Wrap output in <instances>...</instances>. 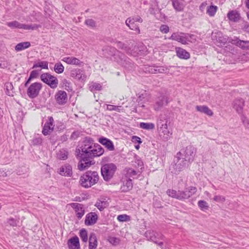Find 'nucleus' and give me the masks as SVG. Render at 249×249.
<instances>
[{
    "label": "nucleus",
    "instance_id": "nucleus-1",
    "mask_svg": "<svg viewBox=\"0 0 249 249\" xmlns=\"http://www.w3.org/2000/svg\"><path fill=\"white\" fill-rule=\"evenodd\" d=\"M104 152V149L100 145L95 144L92 138H85L79 147L75 150L77 157L81 159L78 164V169L82 171L89 167L94 163L90 159L101 156Z\"/></svg>",
    "mask_w": 249,
    "mask_h": 249
},
{
    "label": "nucleus",
    "instance_id": "nucleus-2",
    "mask_svg": "<svg viewBox=\"0 0 249 249\" xmlns=\"http://www.w3.org/2000/svg\"><path fill=\"white\" fill-rule=\"evenodd\" d=\"M196 149L192 145H188L182 149L177 155V160L174 165L176 173L181 171L188 162H192L195 159Z\"/></svg>",
    "mask_w": 249,
    "mask_h": 249
},
{
    "label": "nucleus",
    "instance_id": "nucleus-3",
    "mask_svg": "<svg viewBox=\"0 0 249 249\" xmlns=\"http://www.w3.org/2000/svg\"><path fill=\"white\" fill-rule=\"evenodd\" d=\"M103 51H109L110 53L109 54L113 55V60L125 68L131 70L133 68L134 64L129 58L125 56L121 52L117 51L114 47L106 46L104 48Z\"/></svg>",
    "mask_w": 249,
    "mask_h": 249
},
{
    "label": "nucleus",
    "instance_id": "nucleus-4",
    "mask_svg": "<svg viewBox=\"0 0 249 249\" xmlns=\"http://www.w3.org/2000/svg\"><path fill=\"white\" fill-rule=\"evenodd\" d=\"M170 123L169 119L165 115H161L158 121L157 127L160 136L164 141H168L172 134L171 130L168 128Z\"/></svg>",
    "mask_w": 249,
    "mask_h": 249
},
{
    "label": "nucleus",
    "instance_id": "nucleus-5",
    "mask_svg": "<svg viewBox=\"0 0 249 249\" xmlns=\"http://www.w3.org/2000/svg\"><path fill=\"white\" fill-rule=\"evenodd\" d=\"M99 179L98 173L96 171H88L80 178V184L85 188H89L97 183Z\"/></svg>",
    "mask_w": 249,
    "mask_h": 249
},
{
    "label": "nucleus",
    "instance_id": "nucleus-6",
    "mask_svg": "<svg viewBox=\"0 0 249 249\" xmlns=\"http://www.w3.org/2000/svg\"><path fill=\"white\" fill-rule=\"evenodd\" d=\"M116 169V166L113 163L106 164L101 168V174L104 179L108 181L113 177Z\"/></svg>",
    "mask_w": 249,
    "mask_h": 249
},
{
    "label": "nucleus",
    "instance_id": "nucleus-7",
    "mask_svg": "<svg viewBox=\"0 0 249 249\" xmlns=\"http://www.w3.org/2000/svg\"><path fill=\"white\" fill-rule=\"evenodd\" d=\"M6 25L11 28L12 29H22L26 30H35L37 29L39 25L37 24H25L18 22L17 21H13L11 22H8L6 23Z\"/></svg>",
    "mask_w": 249,
    "mask_h": 249
},
{
    "label": "nucleus",
    "instance_id": "nucleus-8",
    "mask_svg": "<svg viewBox=\"0 0 249 249\" xmlns=\"http://www.w3.org/2000/svg\"><path fill=\"white\" fill-rule=\"evenodd\" d=\"M42 85L40 82H35L30 85L27 90V94L31 99L36 98L42 89Z\"/></svg>",
    "mask_w": 249,
    "mask_h": 249
},
{
    "label": "nucleus",
    "instance_id": "nucleus-9",
    "mask_svg": "<svg viewBox=\"0 0 249 249\" xmlns=\"http://www.w3.org/2000/svg\"><path fill=\"white\" fill-rule=\"evenodd\" d=\"M40 79L51 88L54 89L57 86L58 81L57 78L49 73H42L40 75Z\"/></svg>",
    "mask_w": 249,
    "mask_h": 249
},
{
    "label": "nucleus",
    "instance_id": "nucleus-10",
    "mask_svg": "<svg viewBox=\"0 0 249 249\" xmlns=\"http://www.w3.org/2000/svg\"><path fill=\"white\" fill-rule=\"evenodd\" d=\"M146 236L149 240L158 245L160 247L163 246V242L160 241L164 239V236L160 233L154 231L146 232L145 233Z\"/></svg>",
    "mask_w": 249,
    "mask_h": 249
},
{
    "label": "nucleus",
    "instance_id": "nucleus-11",
    "mask_svg": "<svg viewBox=\"0 0 249 249\" xmlns=\"http://www.w3.org/2000/svg\"><path fill=\"white\" fill-rule=\"evenodd\" d=\"M54 127V120L53 117H49L48 121L45 124L42 133L44 135L47 136L50 134L53 131Z\"/></svg>",
    "mask_w": 249,
    "mask_h": 249
},
{
    "label": "nucleus",
    "instance_id": "nucleus-12",
    "mask_svg": "<svg viewBox=\"0 0 249 249\" xmlns=\"http://www.w3.org/2000/svg\"><path fill=\"white\" fill-rule=\"evenodd\" d=\"M228 41L243 49H249V41L241 40L237 37H234L229 38Z\"/></svg>",
    "mask_w": 249,
    "mask_h": 249
},
{
    "label": "nucleus",
    "instance_id": "nucleus-13",
    "mask_svg": "<svg viewBox=\"0 0 249 249\" xmlns=\"http://www.w3.org/2000/svg\"><path fill=\"white\" fill-rule=\"evenodd\" d=\"M74 210L76 215L78 219H81L85 214V208L82 204L72 203L70 204Z\"/></svg>",
    "mask_w": 249,
    "mask_h": 249
},
{
    "label": "nucleus",
    "instance_id": "nucleus-14",
    "mask_svg": "<svg viewBox=\"0 0 249 249\" xmlns=\"http://www.w3.org/2000/svg\"><path fill=\"white\" fill-rule=\"evenodd\" d=\"M71 76L81 82L85 81L87 79V76L84 72L78 69L71 70Z\"/></svg>",
    "mask_w": 249,
    "mask_h": 249
},
{
    "label": "nucleus",
    "instance_id": "nucleus-15",
    "mask_svg": "<svg viewBox=\"0 0 249 249\" xmlns=\"http://www.w3.org/2000/svg\"><path fill=\"white\" fill-rule=\"evenodd\" d=\"M186 33L182 32H176L172 34L171 36L169 38V39L177 41L182 44H186Z\"/></svg>",
    "mask_w": 249,
    "mask_h": 249
},
{
    "label": "nucleus",
    "instance_id": "nucleus-16",
    "mask_svg": "<svg viewBox=\"0 0 249 249\" xmlns=\"http://www.w3.org/2000/svg\"><path fill=\"white\" fill-rule=\"evenodd\" d=\"M98 218V216L95 213H89L86 216L85 224L87 226L93 225L96 223Z\"/></svg>",
    "mask_w": 249,
    "mask_h": 249
},
{
    "label": "nucleus",
    "instance_id": "nucleus-17",
    "mask_svg": "<svg viewBox=\"0 0 249 249\" xmlns=\"http://www.w3.org/2000/svg\"><path fill=\"white\" fill-rule=\"evenodd\" d=\"M168 104L167 97L166 96L162 95L158 97L154 106L155 110H159L163 106Z\"/></svg>",
    "mask_w": 249,
    "mask_h": 249
},
{
    "label": "nucleus",
    "instance_id": "nucleus-18",
    "mask_svg": "<svg viewBox=\"0 0 249 249\" xmlns=\"http://www.w3.org/2000/svg\"><path fill=\"white\" fill-rule=\"evenodd\" d=\"M55 97L57 103L59 105H63L67 101V94L64 91H58L56 93Z\"/></svg>",
    "mask_w": 249,
    "mask_h": 249
},
{
    "label": "nucleus",
    "instance_id": "nucleus-19",
    "mask_svg": "<svg viewBox=\"0 0 249 249\" xmlns=\"http://www.w3.org/2000/svg\"><path fill=\"white\" fill-rule=\"evenodd\" d=\"M98 142L105 146L108 150L113 151L114 150L113 143L109 139L104 137H101L98 139Z\"/></svg>",
    "mask_w": 249,
    "mask_h": 249
},
{
    "label": "nucleus",
    "instance_id": "nucleus-20",
    "mask_svg": "<svg viewBox=\"0 0 249 249\" xmlns=\"http://www.w3.org/2000/svg\"><path fill=\"white\" fill-rule=\"evenodd\" d=\"M59 173L61 176L71 177L72 174V167L69 164H65L59 168Z\"/></svg>",
    "mask_w": 249,
    "mask_h": 249
},
{
    "label": "nucleus",
    "instance_id": "nucleus-21",
    "mask_svg": "<svg viewBox=\"0 0 249 249\" xmlns=\"http://www.w3.org/2000/svg\"><path fill=\"white\" fill-rule=\"evenodd\" d=\"M62 60L69 65L80 66L83 64V62L79 59L72 56L65 57L62 59Z\"/></svg>",
    "mask_w": 249,
    "mask_h": 249
},
{
    "label": "nucleus",
    "instance_id": "nucleus-22",
    "mask_svg": "<svg viewBox=\"0 0 249 249\" xmlns=\"http://www.w3.org/2000/svg\"><path fill=\"white\" fill-rule=\"evenodd\" d=\"M126 25L130 29L136 31L138 34L140 33V30L139 25L131 19V18H129L125 20Z\"/></svg>",
    "mask_w": 249,
    "mask_h": 249
},
{
    "label": "nucleus",
    "instance_id": "nucleus-23",
    "mask_svg": "<svg viewBox=\"0 0 249 249\" xmlns=\"http://www.w3.org/2000/svg\"><path fill=\"white\" fill-rule=\"evenodd\" d=\"M68 245L70 249H79L80 244L79 238L75 236L68 240Z\"/></svg>",
    "mask_w": 249,
    "mask_h": 249
},
{
    "label": "nucleus",
    "instance_id": "nucleus-24",
    "mask_svg": "<svg viewBox=\"0 0 249 249\" xmlns=\"http://www.w3.org/2000/svg\"><path fill=\"white\" fill-rule=\"evenodd\" d=\"M244 101L243 99H236L233 102V107L238 114L242 113Z\"/></svg>",
    "mask_w": 249,
    "mask_h": 249
},
{
    "label": "nucleus",
    "instance_id": "nucleus-25",
    "mask_svg": "<svg viewBox=\"0 0 249 249\" xmlns=\"http://www.w3.org/2000/svg\"><path fill=\"white\" fill-rule=\"evenodd\" d=\"M176 52L177 53V55L180 58L187 59L190 58V53L186 50L181 48H176Z\"/></svg>",
    "mask_w": 249,
    "mask_h": 249
},
{
    "label": "nucleus",
    "instance_id": "nucleus-26",
    "mask_svg": "<svg viewBox=\"0 0 249 249\" xmlns=\"http://www.w3.org/2000/svg\"><path fill=\"white\" fill-rule=\"evenodd\" d=\"M196 108L197 111L208 116H212L213 115V112L206 106H196Z\"/></svg>",
    "mask_w": 249,
    "mask_h": 249
},
{
    "label": "nucleus",
    "instance_id": "nucleus-27",
    "mask_svg": "<svg viewBox=\"0 0 249 249\" xmlns=\"http://www.w3.org/2000/svg\"><path fill=\"white\" fill-rule=\"evenodd\" d=\"M148 96L145 91L143 92L142 93L139 94L137 101L141 107H145L143 104L148 101Z\"/></svg>",
    "mask_w": 249,
    "mask_h": 249
},
{
    "label": "nucleus",
    "instance_id": "nucleus-28",
    "mask_svg": "<svg viewBox=\"0 0 249 249\" xmlns=\"http://www.w3.org/2000/svg\"><path fill=\"white\" fill-rule=\"evenodd\" d=\"M228 18L232 21L237 22L240 19V14L236 11H231L227 14Z\"/></svg>",
    "mask_w": 249,
    "mask_h": 249
},
{
    "label": "nucleus",
    "instance_id": "nucleus-29",
    "mask_svg": "<svg viewBox=\"0 0 249 249\" xmlns=\"http://www.w3.org/2000/svg\"><path fill=\"white\" fill-rule=\"evenodd\" d=\"M133 187L132 180L130 179H126L123 182V184L121 186V190L123 192H126L130 190Z\"/></svg>",
    "mask_w": 249,
    "mask_h": 249
},
{
    "label": "nucleus",
    "instance_id": "nucleus-30",
    "mask_svg": "<svg viewBox=\"0 0 249 249\" xmlns=\"http://www.w3.org/2000/svg\"><path fill=\"white\" fill-rule=\"evenodd\" d=\"M116 46L120 49H122L125 51L127 54H131L132 55H134V53H132V50L126 46V45L123 42H122L121 41H117L116 42Z\"/></svg>",
    "mask_w": 249,
    "mask_h": 249
},
{
    "label": "nucleus",
    "instance_id": "nucleus-31",
    "mask_svg": "<svg viewBox=\"0 0 249 249\" xmlns=\"http://www.w3.org/2000/svg\"><path fill=\"white\" fill-rule=\"evenodd\" d=\"M97 246V241L94 233H91L89 238V249H95Z\"/></svg>",
    "mask_w": 249,
    "mask_h": 249
},
{
    "label": "nucleus",
    "instance_id": "nucleus-32",
    "mask_svg": "<svg viewBox=\"0 0 249 249\" xmlns=\"http://www.w3.org/2000/svg\"><path fill=\"white\" fill-rule=\"evenodd\" d=\"M31 46L30 42L26 41L18 43L15 46V50L17 52H19L28 48Z\"/></svg>",
    "mask_w": 249,
    "mask_h": 249
},
{
    "label": "nucleus",
    "instance_id": "nucleus-33",
    "mask_svg": "<svg viewBox=\"0 0 249 249\" xmlns=\"http://www.w3.org/2000/svg\"><path fill=\"white\" fill-rule=\"evenodd\" d=\"M39 67L43 69H48V62L47 61L40 60L35 62L33 66V69Z\"/></svg>",
    "mask_w": 249,
    "mask_h": 249
},
{
    "label": "nucleus",
    "instance_id": "nucleus-34",
    "mask_svg": "<svg viewBox=\"0 0 249 249\" xmlns=\"http://www.w3.org/2000/svg\"><path fill=\"white\" fill-rule=\"evenodd\" d=\"M108 206V203L105 199L98 200L95 204L96 206L100 211H103L105 208Z\"/></svg>",
    "mask_w": 249,
    "mask_h": 249
},
{
    "label": "nucleus",
    "instance_id": "nucleus-35",
    "mask_svg": "<svg viewBox=\"0 0 249 249\" xmlns=\"http://www.w3.org/2000/svg\"><path fill=\"white\" fill-rule=\"evenodd\" d=\"M172 5L174 9L178 12L182 11L184 7L183 3L178 0H172Z\"/></svg>",
    "mask_w": 249,
    "mask_h": 249
},
{
    "label": "nucleus",
    "instance_id": "nucleus-36",
    "mask_svg": "<svg viewBox=\"0 0 249 249\" xmlns=\"http://www.w3.org/2000/svg\"><path fill=\"white\" fill-rule=\"evenodd\" d=\"M107 109L110 111H116L118 112H123L124 108L121 106L107 105Z\"/></svg>",
    "mask_w": 249,
    "mask_h": 249
},
{
    "label": "nucleus",
    "instance_id": "nucleus-37",
    "mask_svg": "<svg viewBox=\"0 0 249 249\" xmlns=\"http://www.w3.org/2000/svg\"><path fill=\"white\" fill-rule=\"evenodd\" d=\"M218 7L215 5H211L207 7L206 13L210 17H213L216 13Z\"/></svg>",
    "mask_w": 249,
    "mask_h": 249
},
{
    "label": "nucleus",
    "instance_id": "nucleus-38",
    "mask_svg": "<svg viewBox=\"0 0 249 249\" xmlns=\"http://www.w3.org/2000/svg\"><path fill=\"white\" fill-rule=\"evenodd\" d=\"M39 74V71L37 70L32 71L30 74L29 77L25 83V86L27 87L32 79L37 78Z\"/></svg>",
    "mask_w": 249,
    "mask_h": 249
},
{
    "label": "nucleus",
    "instance_id": "nucleus-39",
    "mask_svg": "<svg viewBox=\"0 0 249 249\" xmlns=\"http://www.w3.org/2000/svg\"><path fill=\"white\" fill-rule=\"evenodd\" d=\"M13 86L11 83H7L5 84V89H6V93L7 95L10 96H13Z\"/></svg>",
    "mask_w": 249,
    "mask_h": 249
},
{
    "label": "nucleus",
    "instance_id": "nucleus-40",
    "mask_svg": "<svg viewBox=\"0 0 249 249\" xmlns=\"http://www.w3.org/2000/svg\"><path fill=\"white\" fill-rule=\"evenodd\" d=\"M140 127L146 130H152L155 128V124L152 123H141Z\"/></svg>",
    "mask_w": 249,
    "mask_h": 249
},
{
    "label": "nucleus",
    "instance_id": "nucleus-41",
    "mask_svg": "<svg viewBox=\"0 0 249 249\" xmlns=\"http://www.w3.org/2000/svg\"><path fill=\"white\" fill-rule=\"evenodd\" d=\"M57 157L59 160H65L68 158V152L64 149H61L57 153Z\"/></svg>",
    "mask_w": 249,
    "mask_h": 249
},
{
    "label": "nucleus",
    "instance_id": "nucleus-42",
    "mask_svg": "<svg viewBox=\"0 0 249 249\" xmlns=\"http://www.w3.org/2000/svg\"><path fill=\"white\" fill-rule=\"evenodd\" d=\"M80 237L83 242L87 243L88 240V233L86 230L83 229L80 230L79 233Z\"/></svg>",
    "mask_w": 249,
    "mask_h": 249
},
{
    "label": "nucleus",
    "instance_id": "nucleus-43",
    "mask_svg": "<svg viewBox=\"0 0 249 249\" xmlns=\"http://www.w3.org/2000/svg\"><path fill=\"white\" fill-rule=\"evenodd\" d=\"M89 89L91 91L94 90H101L102 86L99 83L92 82L89 84Z\"/></svg>",
    "mask_w": 249,
    "mask_h": 249
},
{
    "label": "nucleus",
    "instance_id": "nucleus-44",
    "mask_svg": "<svg viewBox=\"0 0 249 249\" xmlns=\"http://www.w3.org/2000/svg\"><path fill=\"white\" fill-rule=\"evenodd\" d=\"M178 199L182 200L187 199L189 198V196L187 195L185 189L184 191H178Z\"/></svg>",
    "mask_w": 249,
    "mask_h": 249
},
{
    "label": "nucleus",
    "instance_id": "nucleus-45",
    "mask_svg": "<svg viewBox=\"0 0 249 249\" xmlns=\"http://www.w3.org/2000/svg\"><path fill=\"white\" fill-rule=\"evenodd\" d=\"M54 70L57 73H61L64 71V67L61 63H57L54 65Z\"/></svg>",
    "mask_w": 249,
    "mask_h": 249
},
{
    "label": "nucleus",
    "instance_id": "nucleus-46",
    "mask_svg": "<svg viewBox=\"0 0 249 249\" xmlns=\"http://www.w3.org/2000/svg\"><path fill=\"white\" fill-rule=\"evenodd\" d=\"M178 191H177L173 189H168L166 191L167 194L170 197L175 198L178 199Z\"/></svg>",
    "mask_w": 249,
    "mask_h": 249
},
{
    "label": "nucleus",
    "instance_id": "nucleus-47",
    "mask_svg": "<svg viewBox=\"0 0 249 249\" xmlns=\"http://www.w3.org/2000/svg\"><path fill=\"white\" fill-rule=\"evenodd\" d=\"M198 206L202 211L207 210L209 208V205L208 203L204 200L198 201Z\"/></svg>",
    "mask_w": 249,
    "mask_h": 249
},
{
    "label": "nucleus",
    "instance_id": "nucleus-48",
    "mask_svg": "<svg viewBox=\"0 0 249 249\" xmlns=\"http://www.w3.org/2000/svg\"><path fill=\"white\" fill-rule=\"evenodd\" d=\"M187 195L189 196V198L194 195L197 189L195 187L191 186L185 189Z\"/></svg>",
    "mask_w": 249,
    "mask_h": 249
},
{
    "label": "nucleus",
    "instance_id": "nucleus-49",
    "mask_svg": "<svg viewBox=\"0 0 249 249\" xmlns=\"http://www.w3.org/2000/svg\"><path fill=\"white\" fill-rule=\"evenodd\" d=\"M186 37L187 38L186 39V44H187L188 42H194L196 40V36L195 35L187 33H186Z\"/></svg>",
    "mask_w": 249,
    "mask_h": 249
},
{
    "label": "nucleus",
    "instance_id": "nucleus-50",
    "mask_svg": "<svg viewBox=\"0 0 249 249\" xmlns=\"http://www.w3.org/2000/svg\"><path fill=\"white\" fill-rule=\"evenodd\" d=\"M117 220L120 222L127 221L129 220V216L126 214H120L118 215Z\"/></svg>",
    "mask_w": 249,
    "mask_h": 249
},
{
    "label": "nucleus",
    "instance_id": "nucleus-51",
    "mask_svg": "<svg viewBox=\"0 0 249 249\" xmlns=\"http://www.w3.org/2000/svg\"><path fill=\"white\" fill-rule=\"evenodd\" d=\"M42 142V139L39 136L35 137L32 141V143L33 145H39L41 144Z\"/></svg>",
    "mask_w": 249,
    "mask_h": 249
},
{
    "label": "nucleus",
    "instance_id": "nucleus-52",
    "mask_svg": "<svg viewBox=\"0 0 249 249\" xmlns=\"http://www.w3.org/2000/svg\"><path fill=\"white\" fill-rule=\"evenodd\" d=\"M134 166L137 168H140L141 169L143 168V164L142 160L140 159L136 160L133 164Z\"/></svg>",
    "mask_w": 249,
    "mask_h": 249
},
{
    "label": "nucleus",
    "instance_id": "nucleus-53",
    "mask_svg": "<svg viewBox=\"0 0 249 249\" xmlns=\"http://www.w3.org/2000/svg\"><path fill=\"white\" fill-rule=\"evenodd\" d=\"M18 221L13 218H9L7 220V223L11 226L12 227H16L18 226Z\"/></svg>",
    "mask_w": 249,
    "mask_h": 249
},
{
    "label": "nucleus",
    "instance_id": "nucleus-54",
    "mask_svg": "<svg viewBox=\"0 0 249 249\" xmlns=\"http://www.w3.org/2000/svg\"><path fill=\"white\" fill-rule=\"evenodd\" d=\"M213 200L216 202H223L225 201L226 199L224 196L218 195L215 196L213 198Z\"/></svg>",
    "mask_w": 249,
    "mask_h": 249
},
{
    "label": "nucleus",
    "instance_id": "nucleus-55",
    "mask_svg": "<svg viewBox=\"0 0 249 249\" xmlns=\"http://www.w3.org/2000/svg\"><path fill=\"white\" fill-rule=\"evenodd\" d=\"M160 30L162 33L166 34L169 32V28L167 25L163 24L160 26Z\"/></svg>",
    "mask_w": 249,
    "mask_h": 249
},
{
    "label": "nucleus",
    "instance_id": "nucleus-56",
    "mask_svg": "<svg viewBox=\"0 0 249 249\" xmlns=\"http://www.w3.org/2000/svg\"><path fill=\"white\" fill-rule=\"evenodd\" d=\"M85 23L87 25L90 27H95L96 26L95 22L92 19H88L85 21Z\"/></svg>",
    "mask_w": 249,
    "mask_h": 249
},
{
    "label": "nucleus",
    "instance_id": "nucleus-57",
    "mask_svg": "<svg viewBox=\"0 0 249 249\" xmlns=\"http://www.w3.org/2000/svg\"><path fill=\"white\" fill-rule=\"evenodd\" d=\"M158 71L159 73H165L168 71V69L163 66H158Z\"/></svg>",
    "mask_w": 249,
    "mask_h": 249
},
{
    "label": "nucleus",
    "instance_id": "nucleus-58",
    "mask_svg": "<svg viewBox=\"0 0 249 249\" xmlns=\"http://www.w3.org/2000/svg\"><path fill=\"white\" fill-rule=\"evenodd\" d=\"M131 19L136 22L142 23L143 21L142 19L139 16H137L131 18Z\"/></svg>",
    "mask_w": 249,
    "mask_h": 249
},
{
    "label": "nucleus",
    "instance_id": "nucleus-59",
    "mask_svg": "<svg viewBox=\"0 0 249 249\" xmlns=\"http://www.w3.org/2000/svg\"><path fill=\"white\" fill-rule=\"evenodd\" d=\"M242 122L246 128L249 129V119L245 117L242 119Z\"/></svg>",
    "mask_w": 249,
    "mask_h": 249
},
{
    "label": "nucleus",
    "instance_id": "nucleus-60",
    "mask_svg": "<svg viewBox=\"0 0 249 249\" xmlns=\"http://www.w3.org/2000/svg\"><path fill=\"white\" fill-rule=\"evenodd\" d=\"M155 66H149L147 68L146 72H148L152 74H154L155 72Z\"/></svg>",
    "mask_w": 249,
    "mask_h": 249
},
{
    "label": "nucleus",
    "instance_id": "nucleus-61",
    "mask_svg": "<svg viewBox=\"0 0 249 249\" xmlns=\"http://www.w3.org/2000/svg\"><path fill=\"white\" fill-rule=\"evenodd\" d=\"M127 174L131 177H134V176H136L137 172L136 171L132 169H129L128 170Z\"/></svg>",
    "mask_w": 249,
    "mask_h": 249
},
{
    "label": "nucleus",
    "instance_id": "nucleus-62",
    "mask_svg": "<svg viewBox=\"0 0 249 249\" xmlns=\"http://www.w3.org/2000/svg\"><path fill=\"white\" fill-rule=\"evenodd\" d=\"M132 141L134 142H138L139 143H142L141 139L140 137L134 136L132 138Z\"/></svg>",
    "mask_w": 249,
    "mask_h": 249
},
{
    "label": "nucleus",
    "instance_id": "nucleus-63",
    "mask_svg": "<svg viewBox=\"0 0 249 249\" xmlns=\"http://www.w3.org/2000/svg\"><path fill=\"white\" fill-rule=\"evenodd\" d=\"M244 31L247 33H249V23H246L243 28Z\"/></svg>",
    "mask_w": 249,
    "mask_h": 249
},
{
    "label": "nucleus",
    "instance_id": "nucleus-64",
    "mask_svg": "<svg viewBox=\"0 0 249 249\" xmlns=\"http://www.w3.org/2000/svg\"><path fill=\"white\" fill-rule=\"evenodd\" d=\"M207 5V3L206 2H202L199 6L200 11H203Z\"/></svg>",
    "mask_w": 249,
    "mask_h": 249
}]
</instances>
